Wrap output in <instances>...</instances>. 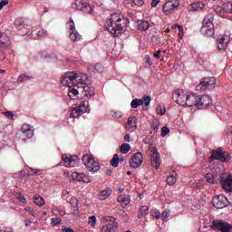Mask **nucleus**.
<instances>
[{"instance_id":"f257e3e1","label":"nucleus","mask_w":232,"mask_h":232,"mask_svg":"<svg viewBox=\"0 0 232 232\" xmlns=\"http://www.w3.org/2000/svg\"><path fill=\"white\" fill-rule=\"evenodd\" d=\"M88 82H90L88 74L84 72H68L61 80V84L69 88L68 95L72 101L95 95V92L90 90V86L86 85Z\"/></svg>"},{"instance_id":"f03ea898","label":"nucleus","mask_w":232,"mask_h":232,"mask_svg":"<svg viewBox=\"0 0 232 232\" xmlns=\"http://www.w3.org/2000/svg\"><path fill=\"white\" fill-rule=\"evenodd\" d=\"M128 23H130V19H124L119 14H112L111 18L106 21V28L111 35L120 37V35L126 32Z\"/></svg>"},{"instance_id":"7ed1b4c3","label":"nucleus","mask_w":232,"mask_h":232,"mask_svg":"<svg viewBox=\"0 0 232 232\" xmlns=\"http://www.w3.org/2000/svg\"><path fill=\"white\" fill-rule=\"evenodd\" d=\"M213 21H215V15L213 14H208L205 16L200 29L203 35L207 37H213L215 35V24H213Z\"/></svg>"},{"instance_id":"20e7f679","label":"nucleus","mask_w":232,"mask_h":232,"mask_svg":"<svg viewBox=\"0 0 232 232\" xmlns=\"http://www.w3.org/2000/svg\"><path fill=\"white\" fill-rule=\"evenodd\" d=\"M82 160L85 168L92 173H97V171L101 169V164L98 161H95V158L90 156V154H83Z\"/></svg>"},{"instance_id":"39448f33","label":"nucleus","mask_w":232,"mask_h":232,"mask_svg":"<svg viewBox=\"0 0 232 232\" xmlns=\"http://www.w3.org/2000/svg\"><path fill=\"white\" fill-rule=\"evenodd\" d=\"M213 160L229 162V160H231V154L227 151H223L221 149L212 150V155L209 157V162H213Z\"/></svg>"},{"instance_id":"423d86ee","label":"nucleus","mask_w":232,"mask_h":232,"mask_svg":"<svg viewBox=\"0 0 232 232\" xmlns=\"http://www.w3.org/2000/svg\"><path fill=\"white\" fill-rule=\"evenodd\" d=\"M217 84V79L215 77H205L201 80L197 86V90L199 92H206V90H213Z\"/></svg>"},{"instance_id":"0eeeda50","label":"nucleus","mask_w":232,"mask_h":232,"mask_svg":"<svg viewBox=\"0 0 232 232\" xmlns=\"http://www.w3.org/2000/svg\"><path fill=\"white\" fill-rule=\"evenodd\" d=\"M212 229H214V231H221V232H230L232 231V226L222 220V219H216L212 222V226H211Z\"/></svg>"},{"instance_id":"6e6552de","label":"nucleus","mask_w":232,"mask_h":232,"mask_svg":"<svg viewBox=\"0 0 232 232\" xmlns=\"http://www.w3.org/2000/svg\"><path fill=\"white\" fill-rule=\"evenodd\" d=\"M89 103L88 102H81L78 106H75L71 111V117L73 119H77V117H81L82 113L90 111V109H88Z\"/></svg>"},{"instance_id":"1a4fd4ad","label":"nucleus","mask_w":232,"mask_h":232,"mask_svg":"<svg viewBox=\"0 0 232 232\" xmlns=\"http://www.w3.org/2000/svg\"><path fill=\"white\" fill-rule=\"evenodd\" d=\"M149 150L152 153L150 156V165L152 168L159 169L160 168V153L157 150V147L150 146Z\"/></svg>"},{"instance_id":"9d476101","label":"nucleus","mask_w":232,"mask_h":232,"mask_svg":"<svg viewBox=\"0 0 232 232\" xmlns=\"http://www.w3.org/2000/svg\"><path fill=\"white\" fill-rule=\"evenodd\" d=\"M212 204L216 209H224L229 205V200L224 195H219L213 198Z\"/></svg>"},{"instance_id":"9b49d317","label":"nucleus","mask_w":232,"mask_h":232,"mask_svg":"<svg viewBox=\"0 0 232 232\" xmlns=\"http://www.w3.org/2000/svg\"><path fill=\"white\" fill-rule=\"evenodd\" d=\"M180 6V2L179 0H169L166 2L163 5V12L166 15H170Z\"/></svg>"},{"instance_id":"f8f14e48","label":"nucleus","mask_w":232,"mask_h":232,"mask_svg":"<svg viewBox=\"0 0 232 232\" xmlns=\"http://www.w3.org/2000/svg\"><path fill=\"white\" fill-rule=\"evenodd\" d=\"M65 168H77L79 166V157L70 156L68 154L62 155Z\"/></svg>"},{"instance_id":"ddd939ff","label":"nucleus","mask_w":232,"mask_h":232,"mask_svg":"<svg viewBox=\"0 0 232 232\" xmlns=\"http://www.w3.org/2000/svg\"><path fill=\"white\" fill-rule=\"evenodd\" d=\"M187 97L186 92L180 89L176 90L172 94L173 101L179 106H186Z\"/></svg>"},{"instance_id":"4468645a","label":"nucleus","mask_w":232,"mask_h":232,"mask_svg":"<svg viewBox=\"0 0 232 232\" xmlns=\"http://www.w3.org/2000/svg\"><path fill=\"white\" fill-rule=\"evenodd\" d=\"M144 162V157L142 156L141 152H137L133 154L129 161L130 168L133 169H137V168L140 167Z\"/></svg>"},{"instance_id":"2eb2a0df","label":"nucleus","mask_w":232,"mask_h":232,"mask_svg":"<svg viewBox=\"0 0 232 232\" xmlns=\"http://www.w3.org/2000/svg\"><path fill=\"white\" fill-rule=\"evenodd\" d=\"M107 220L109 223L106 226H103L101 229V232H115L119 227V223L117 219L113 217H108Z\"/></svg>"},{"instance_id":"dca6fc26","label":"nucleus","mask_w":232,"mask_h":232,"mask_svg":"<svg viewBox=\"0 0 232 232\" xmlns=\"http://www.w3.org/2000/svg\"><path fill=\"white\" fill-rule=\"evenodd\" d=\"M67 26L70 30V39L73 43H77V41H81V35L77 31L75 30V23L73 22V19L70 18Z\"/></svg>"},{"instance_id":"f3484780","label":"nucleus","mask_w":232,"mask_h":232,"mask_svg":"<svg viewBox=\"0 0 232 232\" xmlns=\"http://www.w3.org/2000/svg\"><path fill=\"white\" fill-rule=\"evenodd\" d=\"M75 10H80L81 12H84L85 14H93V7L84 0H76L75 1Z\"/></svg>"},{"instance_id":"a211bd4d","label":"nucleus","mask_w":232,"mask_h":232,"mask_svg":"<svg viewBox=\"0 0 232 232\" xmlns=\"http://www.w3.org/2000/svg\"><path fill=\"white\" fill-rule=\"evenodd\" d=\"M220 184L223 189H225V191H227L228 193L232 192V176L231 175L220 176Z\"/></svg>"},{"instance_id":"6ab92c4d","label":"nucleus","mask_w":232,"mask_h":232,"mask_svg":"<svg viewBox=\"0 0 232 232\" xmlns=\"http://www.w3.org/2000/svg\"><path fill=\"white\" fill-rule=\"evenodd\" d=\"M229 34H219L218 36V49L219 52H224L227 48V44L229 43Z\"/></svg>"},{"instance_id":"aec40b11","label":"nucleus","mask_w":232,"mask_h":232,"mask_svg":"<svg viewBox=\"0 0 232 232\" xmlns=\"http://www.w3.org/2000/svg\"><path fill=\"white\" fill-rule=\"evenodd\" d=\"M199 101H200V96L190 93L189 95H187L185 106H188V107L196 106L197 108H198Z\"/></svg>"},{"instance_id":"412c9836","label":"nucleus","mask_w":232,"mask_h":232,"mask_svg":"<svg viewBox=\"0 0 232 232\" xmlns=\"http://www.w3.org/2000/svg\"><path fill=\"white\" fill-rule=\"evenodd\" d=\"M213 104V100L208 95L199 96L198 108H208Z\"/></svg>"},{"instance_id":"4be33fe9","label":"nucleus","mask_w":232,"mask_h":232,"mask_svg":"<svg viewBox=\"0 0 232 232\" xmlns=\"http://www.w3.org/2000/svg\"><path fill=\"white\" fill-rule=\"evenodd\" d=\"M125 128L127 131H135L137 130V117H129Z\"/></svg>"},{"instance_id":"5701e85b","label":"nucleus","mask_w":232,"mask_h":232,"mask_svg":"<svg viewBox=\"0 0 232 232\" xmlns=\"http://www.w3.org/2000/svg\"><path fill=\"white\" fill-rule=\"evenodd\" d=\"M72 177L73 180H77L78 182H84L85 184L90 183V178L84 173L72 172Z\"/></svg>"},{"instance_id":"b1692460","label":"nucleus","mask_w":232,"mask_h":232,"mask_svg":"<svg viewBox=\"0 0 232 232\" xmlns=\"http://www.w3.org/2000/svg\"><path fill=\"white\" fill-rule=\"evenodd\" d=\"M10 44V36L5 33H0V48H8Z\"/></svg>"},{"instance_id":"393cba45","label":"nucleus","mask_w":232,"mask_h":232,"mask_svg":"<svg viewBox=\"0 0 232 232\" xmlns=\"http://www.w3.org/2000/svg\"><path fill=\"white\" fill-rule=\"evenodd\" d=\"M22 133L26 135L27 139H32L34 137V130H32V127L28 124H24L21 129Z\"/></svg>"},{"instance_id":"a878e982","label":"nucleus","mask_w":232,"mask_h":232,"mask_svg":"<svg viewBox=\"0 0 232 232\" xmlns=\"http://www.w3.org/2000/svg\"><path fill=\"white\" fill-rule=\"evenodd\" d=\"M118 202H120L121 208H126L130 202V196L126 194L119 196Z\"/></svg>"},{"instance_id":"bb28decb","label":"nucleus","mask_w":232,"mask_h":232,"mask_svg":"<svg viewBox=\"0 0 232 232\" xmlns=\"http://www.w3.org/2000/svg\"><path fill=\"white\" fill-rule=\"evenodd\" d=\"M137 23H138V30H140V32H146V30L150 29V23L148 21L140 20Z\"/></svg>"},{"instance_id":"cd10ccee","label":"nucleus","mask_w":232,"mask_h":232,"mask_svg":"<svg viewBox=\"0 0 232 232\" xmlns=\"http://www.w3.org/2000/svg\"><path fill=\"white\" fill-rule=\"evenodd\" d=\"M204 8H206V4L204 2H196L190 5V10H192V12L204 10Z\"/></svg>"},{"instance_id":"c85d7f7f","label":"nucleus","mask_w":232,"mask_h":232,"mask_svg":"<svg viewBox=\"0 0 232 232\" xmlns=\"http://www.w3.org/2000/svg\"><path fill=\"white\" fill-rule=\"evenodd\" d=\"M110 195H111V190L110 189H103L102 191L100 192L99 194V198L100 200H106V198H108V197H110Z\"/></svg>"},{"instance_id":"c756f323","label":"nucleus","mask_w":232,"mask_h":232,"mask_svg":"<svg viewBox=\"0 0 232 232\" xmlns=\"http://www.w3.org/2000/svg\"><path fill=\"white\" fill-rule=\"evenodd\" d=\"M149 211H150V208H148V206H142L138 212L139 218L142 217H146Z\"/></svg>"},{"instance_id":"7c9ffc66","label":"nucleus","mask_w":232,"mask_h":232,"mask_svg":"<svg viewBox=\"0 0 232 232\" xmlns=\"http://www.w3.org/2000/svg\"><path fill=\"white\" fill-rule=\"evenodd\" d=\"M143 104V101L140 99H133L130 102V107L135 109V108H139V106H142Z\"/></svg>"},{"instance_id":"2f4dec72","label":"nucleus","mask_w":232,"mask_h":232,"mask_svg":"<svg viewBox=\"0 0 232 232\" xmlns=\"http://www.w3.org/2000/svg\"><path fill=\"white\" fill-rule=\"evenodd\" d=\"M34 203L36 205V206H44L45 202H44V199L41 197V196H35L34 198Z\"/></svg>"},{"instance_id":"473e14b6","label":"nucleus","mask_w":232,"mask_h":232,"mask_svg":"<svg viewBox=\"0 0 232 232\" xmlns=\"http://www.w3.org/2000/svg\"><path fill=\"white\" fill-rule=\"evenodd\" d=\"M119 154H114L112 160H111V166L112 168H117L119 166Z\"/></svg>"},{"instance_id":"72a5a7b5","label":"nucleus","mask_w":232,"mask_h":232,"mask_svg":"<svg viewBox=\"0 0 232 232\" xmlns=\"http://www.w3.org/2000/svg\"><path fill=\"white\" fill-rule=\"evenodd\" d=\"M130 150H131V147L130 146V144H128V143L121 144V153L126 154V153H128V151H130Z\"/></svg>"},{"instance_id":"f704fd0d","label":"nucleus","mask_w":232,"mask_h":232,"mask_svg":"<svg viewBox=\"0 0 232 232\" xmlns=\"http://www.w3.org/2000/svg\"><path fill=\"white\" fill-rule=\"evenodd\" d=\"M167 183L169 184V186H173L174 184L177 183V178H175L174 175H169L167 178Z\"/></svg>"},{"instance_id":"c9c22d12","label":"nucleus","mask_w":232,"mask_h":232,"mask_svg":"<svg viewBox=\"0 0 232 232\" xmlns=\"http://www.w3.org/2000/svg\"><path fill=\"white\" fill-rule=\"evenodd\" d=\"M150 216L159 220L160 218V211L157 210V208L151 209Z\"/></svg>"},{"instance_id":"e433bc0d","label":"nucleus","mask_w":232,"mask_h":232,"mask_svg":"<svg viewBox=\"0 0 232 232\" xmlns=\"http://www.w3.org/2000/svg\"><path fill=\"white\" fill-rule=\"evenodd\" d=\"M140 101H143V104H145L146 107L150 106V102H151V96L150 95H144L142 96V99Z\"/></svg>"},{"instance_id":"4c0bfd02","label":"nucleus","mask_w":232,"mask_h":232,"mask_svg":"<svg viewBox=\"0 0 232 232\" xmlns=\"http://www.w3.org/2000/svg\"><path fill=\"white\" fill-rule=\"evenodd\" d=\"M30 79H34V77L26 74H21L18 78V82H24V81H30Z\"/></svg>"},{"instance_id":"58836bf2","label":"nucleus","mask_w":232,"mask_h":232,"mask_svg":"<svg viewBox=\"0 0 232 232\" xmlns=\"http://www.w3.org/2000/svg\"><path fill=\"white\" fill-rule=\"evenodd\" d=\"M176 28H178V30L179 32L180 39H182V36L184 35V28L181 25H179V24L172 25V30H175Z\"/></svg>"},{"instance_id":"ea45409f","label":"nucleus","mask_w":232,"mask_h":232,"mask_svg":"<svg viewBox=\"0 0 232 232\" xmlns=\"http://www.w3.org/2000/svg\"><path fill=\"white\" fill-rule=\"evenodd\" d=\"M156 113H158V115H164V113H166V109L161 105H158L156 108Z\"/></svg>"},{"instance_id":"a19ab883","label":"nucleus","mask_w":232,"mask_h":232,"mask_svg":"<svg viewBox=\"0 0 232 232\" xmlns=\"http://www.w3.org/2000/svg\"><path fill=\"white\" fill-rule=\"evenodd\" d=\"M206 179L207 181L209 182V184H215L217 182L215 180V176H213V174H207Z\"/></svg>"},{"instance_id":"79ce46f5","label":"nucleus","mask_w":232,"mask_h":232,"mask_svg":"<svg viewBox=\"0 0 232 232\" xmlns=\"http://www.w3.org/2000/svg\"><path fill=\"white\" fill-rule=\"evenodd\" d=\"M94 70L98 73H102L104 72V67H102V65L101 63H97L94 65Z\"/></svg>"},{"instance_id":"37998d69","label":"nucleus","mask_w":232,"mask_h":232,"mask_svg":"<svg viewBox=\"0 0 232 232\" xmlns=\"http://www.w3.org/2000/svg\"><path fill=\"white\" fill-rule=\"evenodd\" d=\"M88 224L92 225V227H95V224H97V218L95 216L90 217Z\"/></svg>"},{"instance_id":"c03bdc74","label":"nucleus","mask_w":232,"mask_h":232,"mask_svg":"<svg viewBox=\"0 0 232 232\" xmlns=\"http://www.w3.org/2000/svg\"><path fill=\"white\" fill-rule=\"evenodd\" d=\"M169 133V129L167 126L162 127L161 129V137H166Z\"/></svg>"},{"instance_id":"a18cd8bd","label":"nucleus","mask_w":232,"mask_h":232,"mask_svg":"<svg viewBox=\"0 0 232 232\" xmlns=\"http://www.w3.org/2000/svg\"><path fill=\"white\" fill-rule=\"evenodd\" d=\"M151 43H152V44H160V38L159 36H157V35H153L151 37Z\"/></svg>"},{"instance_id":"49530a36","label":"nucleus","mask_w":232,"mask_h":232,"mask_svg":"<svg viewBox=\"0 0 232 232\" xmlns=\"http://www.w3.org/2000/svg\"><path fill=\"white\" fill-rule=\"evenodd\" d=\"M61 222H62L61 218H52V225L53 226H59V224H61Z\"/></svg>"},{"instance_id":"de8ad7c7","label":"nucleus","mask_w":232,"mask_h":232,"mask_svg":"<svg viewBox=\"0 0 232 232\" xmlns=\"http://www.w3.org/2000/svg\"><path fill=\"white\" fill-rule=\"evenodd\" d=\"M161 52L160 51H157L154 53L153 56L155 57V59H160V61H164V57H162V55L160 54Z\"/></svg>"},{"instance_id":"09e8293b","label":"nucleus","mask_w":232,"mask_h":232,"mask_svg":"<svg viewBox=\"0 0 232 232\" xmlns=\"http://www.w3.org/2000/svg\"><path fill=\"white\" fill-rule=\"evenodd\" d=\"M46 35H48V32L44 30L38 31L37 33V36L41 38L46 37Z\"/></svg>"},{"instance_id":"8fccbe9b","label":"nucleus","mask_w":232,"mask_h":232,"mask_svg":"<svg viewBox=\"0 0 232 232\" xmlns=\"http://www.w3.org/2000/svg\"><path fill=\"white\" fill-rule=\"evenodd\" d=\"M170 213H171V211H169V210L163 211L160 215V218H169Z\"/></svg>"},{"instance_id":"3c124183","label":"nucleus","mask_w":232,"mask_h":232,"mask_svg":"<svg viewBox=\"0 0 232 232\" xmlns=\"http://www.w3.org/2000/svg\"><path fill=\"white\" fill-rule=\"evenodd\" d=\"M25 211H27L29 215H31L32 217L35 218V211L32 208L30 207L25 208Z\"/></svg>"},{"instance_id":"603ef678","label":"nucleus","mask_w":232,"mask_h":232,"mask_svg":"<svg viewBox=\"0 0 232 232\" xmlns=\"http://www.w3.org/2000/svg\"><path fill=\"white\" fill-rule=\"evenodd\" d=\"M133 4L136 6H142L144 5V0H133Z\"/></svg>"},{"instance_id":"864d4df0","label":"nucleus","mask_w":232,"mask_h":232,"mask_svg":"<svg viewBox=\"0 0 232 232\" xmlns=\"http://www.w3.org/2000/svg\"><path fill=\"white\" fill-rule=\"evenodd\" d=\"M8 3H9V0H2V1L0 2V10H3V8H4L5 6H6V5H8Z\"/></svg>"},{"instance_id":"5fc2aeb1","label":"nucleus","mask_w":232,"mask_h":232,"mask_svg":"<svg viewBox=\"0 0 232 232\" xmlns=\"http://www.w3.org/2000/svg\"><path fill=\"white\" fill-rule=\"evenodd\" d=\"M145 59H146V63L149 64V66H151L153 64V62H151V58L150 57V55H146Z\"/></svg>"},{"instance_id":"6e6d98bb","label":"nucleus","mask_w":232,"mask_h":232,"mask_svg":"<svg viewBox=\"0 0 232 232\" xmlns=\"http://www.w3.org/2000/svg\"><path fill=\"white\" fill-rule=\"evenodd\" d=\"M159 3H160V0H152L150 6L152 8H155L157 6V5H159Z\"/></svg>"},{"instance_id":"4d7b16f0","label":"nucleus","mask_w":232,"mask_h":232,"mask_svg":"<svg viewBox=\"0 0 232 232\" xmlns=\"http://www.w3.org/2000/svg\"><path fill=\"white\" fill-rule=\"evenodd\" d=\"M4 114L5 117H11V119H14V112L12 111H5Z\"/></svg>"},{"instance_id":"13d9d810","label":"nucleus","mask_w":232,"mask_h":232,"mask_svg":"<svg viewBox=\"0 0 232 232\" xmlns=\"http://www.w3.org/2000/svg\"><path fill=\"white\" fill-rule=\"evenodd\" d=\"M63 232H76L75 230H73L71 227H65L62 229Z\"/></svg>"},{"instance_id":"bf43d9fd","label":"nucleus","mask_w":232,"mask_h":232,"mask_svg":"<svg viewBox=\"0 0 232 232\" xmlns=\"http://www.w3.org/2000/svg\"><path fill=\"white\" fill-rule=\"evenodd\" d=\"M32 171H33V173H34V175H39V173H41V170H39V169H30Z\"/></svg>"},{"instance_id":"052dcab7","label":"nucleus","mask_w":232,"mask_h":232,"mask_svg":"<svg viewBox=\"0 0 232 232\" xmlns=\"http://www.w3.org/2000/svg\"><path fill=\"white\" fill-rule=\"evenodd\" d=\"M112 172H113V170H111V169H107L105 170V174H106V175H111Z\"/></svg>"},{"instance_id":"680f3d73","label":"nucleus","mask_w":232,"mask_h":232,"mask_svg":"<svg viewBox=\"0 0 232 232\" xmlns=\"http://www.w3.org/2000/svg\"><path fill=\"white\" fill-rule=\"evenodd\" d=\"M24 222H25L26 227H28V226H30V224H32V221L30 219H26Z\"/></svg>"},{"instance_id":"e2e57ef3","label":"nucleus","mask_w":232,"mask_h":232,"mask_svg":"<svg viewBox=\"0 0 232 232\" xmlns=\"http://www.w3.org/2000/svg\"><path fill=\"white\" fill-rule=\"evenodd\" d=\"M124 140H126V142H130V134H126L124 136Z\"/></svg>"},{"instance_id":"0e129e2a","label":"nucleus","mask_w":232,"mask_h":232,"mask_svg":"<svg viewBox=\"0 0 232 232\" xmlns=\"http://www.w3.org/2000/svg\"><path fill=\"white\" fill-rule=\"evenodd\" d=\"M5 59V53H3V51H0V61H3Z\"/></svg>"},{"instance_id":"69168bd1","label":"nucleus","mask_w":232,"mask_h":232,"mask_svg":"<svg viewBox=\"0 0 232 232\" xmlns=\"http://www.w3.org/2000/svg\"><path fill=\"white\" fill-rule=\"evenodd\" d=\"M73 208H74L73 214L79 215V209H77V207L74 206Z\"/></svg>"},{"instance_id":"338daca9","label":"nucleus","mask_w":232,"mask_h":232,"mask_svg":"<svg viewBox=\"0 0 232 232\" xmlns=\"http://www.w3.org/2000/svg\"><path fill=\"white\" fill-rule=\"evenodd\" d=\"M152 131L153 133H157V131H159V127H153Z\"/></svg>"},{"instance_id":"774afa93","label":"nucleus","mask_w":232,"mask_h":232,"mask_svg":"<svg viewBox=\"0 0 232 232\" xmlns=\"http://www.w3.org/2000/svg\"><path fill=\"white\" fill-rule=\"evenodd\" d=\"M20 202H22L23 204H24L26 202V198H24V197H22L20 198Z\"/></svg>"}]
</instances>
